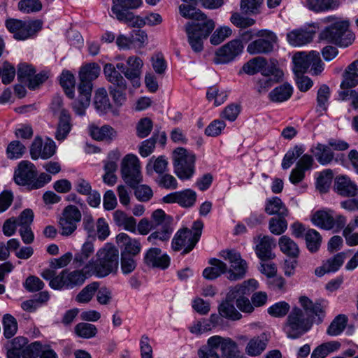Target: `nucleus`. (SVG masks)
<instances>
[{
	"label": "nucleus",
	"mask_w": 358,
	"mask_h": 358,
	"mask_svg": "<svg viewBox=\"0 0 358 358\" xmlns=\"http://www.w3.org/2000/svg\"><path fill=\"white\" fill-rule=\"evenodd\" d=\"M299 302L303 308L294 307L287 316L284 330L290 338H297L310 329L313 322L321 323L325 315L320 303H314L306 296H301Z\"/></svg>",
	"instance_id": "1"
},
{
	"label": "nucleus",
	"mask_w": 358,
	"mask_h": 358,
	"mask_svg": "<svg viewBox=\"0 0 358 358\" xmlns=\"http://www.w3.org/2000/svg\"><path fill=\"white\" fill-rule=\"evenodd\" d=\"M195 6L194 3H182L179 6V11L183 17L197 21L188 22L185 24V31L192 50L198 53L203 50V41L213 31L215 25L213 20L207 18Z\"/></svg>",
	"instance_id": "2"
},
{
	"label": "nucleus",
	"mask_w": 358,
	"mask_h": 358,
	"mask_svg": "<svg viewBox=\"0 0 358 358\" xmlns=\"http://www.w3.org/2000/svg\"><path fill=\"white\" fill-rule=\"evenodd\" d=\"M118 260V250L110 244H106L96 252L94 265L90 264L87 268L91 273V276L103 278L117 271Z\"/></svg>",
	"instance_id": "3"
},
{
	"label": "nucleus",
	"mask_w": 358,
	"mask_h": 358,
	"mask_svg": "<svg viewBox=\"0 0 358 358\" xmlns=\"http://www.w3.org/2000/svg\"><path fill=\"white\" fill-rule=\"evenodd\" d=\"M322 41L334 43L341 47H348L355 40L354 34L349 29L347 20H338L326 27L319 36Z\"/></svg>",
	"instance_id": "4"
},
{
	"label": "nucleus",
	"mask_w": 358,
	"mask_h": 358,
	"mask_svg": "<svg viewBox=\"0 0 358 358\" xmlns=\"http://www.w3.org/2000/svg\"><path fill=\"white\" fill-rule=\"evenodd\" d=\"M103 73L106 80L110 83L108 90L113 101L117 105L122 106L127 99V78H124L111 63L104 65Z\"/></svg>",
	"instance_id": "5"
},
{
	"label": "nucleus",
	"mask_w": 358,
	"mask_h": 358,
	"mask_svg": "<svg viewBox=\"0 0 358 358\" xmlns=\"http://www.w3.org/2000/svg\"><path fill=\"white\" fill-rule=\"evenodd\" d=\"M203 226L201 221H196L193 224V231L187 228L178 231L172 241L173 250L179 251L184 248L182 254L190 252L199 240Z\"/></svg>",
	"instance_id": "6"
},
{
	"label": "nucleus",
	"mask_w": 358,
	"mask_h": 358,
	"mask_svg": "<svg viewBox=\"0 0 358 358\" xmlns=\"http://www.w3.org/2000/svg\"><path fill=\"white\" fill-rule=\"evenodd\" d=\"M111 11L115 17L128 26L141 24V20L136 17L130 9H136L143 4L142 0H112Z\"/></svg>",
	"instance_id": "7"
},
{
	"label": "nucleus",
	"mask_w": 358,
	"mask_h": 358,
	"mask_svg": "<svg viewBox=\"0 0 358 358\" xmlns=\"http://www.w3.org/2000/svg\"><path fill=\"white\" fill-rule=\"evenodd\" d=\"M152 223L156 230L148 237V241L155 245L157 244V241H167L173 231L172 217L166 215L164 210L157 209L152 213Z\"/></svg>",
	"instance_id": "8"
},
{
	"label": "nucleus",
	"mask_w": 358,
	"mask_h": 358,
	"mask_svg": "<svg viewBox=\"0 0 358 358\" xmlns=\"http://www.w3.org/2000/svg\"><path fill=\"white\" fill-rule=\"evenodd\" d=\"M5 25L7 29L17 40H26L34 36L41 29L43 22L41 20L24 21L15 18L6 20Z\"/></svg>",
	"instance_id": "9"
},
{
	"label": "nucleus",
	"mask_w": 358,
	"mask_h": 358,
	"mask_svg": "<svg viewBox=\"0 0 358 358\" xmlns=\"http://www.w3.org/2000/svg\"><path fill=\"white\" fill-rule=\"evenodd\" d=\"M175 173L182 180L189 179L194 173L195 155L183 148L173 152Z\"/></svg>",
	"instance_id": "10"
},
{
	"label": "nucleus",
	"mask_w": 358,
	"mask_h": 358,
	"mask_svg": "<svg viewBox=\"0 0 358 358\" xmlns=\"http://www.w3.org/2000/svg\"><path fill=\"white\" fill-rule=\"evenodd\" d=\"M294 71L296 74H303L311 66L313 74L318 75L324 69L320 54L316 51L309 53L297 52L293 56Z\"/></svg>",
	"instance_id": "11"
},
{
	"label": "nucleus",
	"mask_w": 358,
	"mask_h": 358,
	"mask_svg": "<svg viewBox=\"0 0 358 358\" xmlns=\"http://www.w3.org/2000/svg\"><path fill=\"white\" fill-rule=\"evenodd\" d=\"M313 224L324 230L334 229L339 231L346 224V217L342 215H335L331 210H320L314 213L311 217Z\"/></svg>",
	"instance_id": "12"
},
{
	"label": "nucleus",
	"mask_w": 358,
	"mask_h": 358,
	"mask_svg": "<svg viewBox=\"0 0 358 358\" xmlns=\"http://www.w3.org/2000/svg\"><path fill=\"white\" fill-rule=\"evenodd\" d=\"M87 276L83 268L73 271L64 269L50 281V286L54 289H73L82 285Z\"/></svg>",
	"instance_id": "13"
},
{
	"label": "nucleus",
	"mask_w": 358,
	"mask_h": 358,
	"mask_svg": "<svg viewBox=\"0 0 358 358\" xmlns=\"http://www.w3.org/2000/svg\"><path fill=\"white\" fill-rule=\"evenodd\" d=\"M121 174L124 181L130 187H136L142 182L140 162L136 155L129 154L122 159Z\"/></svg>",
	"instance_id": "14"
},
{
	"label": "nucleus",
	"mask_w": 358,
	"mask_h": 358,
	"mask_svg": "<svg viewBox=\"0 0 358 358\" xmlns=\"http://www.w3.org/2000/svg\"><path fill=\"white\" fill-rule=\"evenodd\" d=\"M257 39L250 43L247 52L250 55H268L274 50L278 41L275 33L268 30H260L257 33Z\"/></svg>",
	"instance_id": "15"
},
{
	"label": "nucleus",
	"mask_w": 358,
	"mask_h": 358,
	"mask_svg": "<svg viewBox=\"0 0 358 358\" xmlns=\"http://www.w3.org/2000/svg\"><path fill=\"white\" fill-rule=\"evenodd\" d=\"M221 257L230 264V268L227 270V278L232 281L243 278L246 273L248 265L246 262L241 258V254L236 250H226L220 252Z\"/></svg>",
	"instance_id": "16"
},
{
	"label": "nucleus",
	"mask_w": 358,
	"mask_h": 358,
	"mask_svg": "<svg viewBox=\"0 0 358 358\" xmlns=\"http://www.w3.org/2000/svg\"><path fill=\"white\" fill-rule=\"evenodd\" d=\"M81 220V213L73 206L69 205L63 210L59 220V228L62 236H69L77 229V224Z\"/></svg>",
	"instance_id": "17"
},
{
	"label": "nucleus",
	"mask_w": 358,
	"mask_h": 358,
	"mask_svg": "<svg viewBox=\"0 0 358 358\" xmlns=\"http://www.w3.org/2000/svg\"><path fill=\"white\" fill-rule=\"evenodd\" d=\"M243 48L240 40L231 41L216 51L213 62L217 64L229 63L241 54Z\"/></svg>",
	"instance_id": "18"
},
{
	"label": "nucleus",
	"mask_w": 358,
	"mask_h": 358,
	"mask_svg": "<svg viewBox=\"0 0 358 358\" xmlns=\"http://www.w3.org/2000/svg\"><path fill=\"white\" fill-rule=\"evenodd\" d=\"M143 66V62L138 56H130L126 60L124 77L130 82L134 88L141 86Z\"/></svg>",
	"instance_id": "19"
},
{
	"label": "nucleus",
	"mask_w": 358,
	"mask_h": 358,
	"mask_svg": "<svg viewBox=\"0 0 358 358\" xmlns=\"http://www.w3.org/2000/svg\"><path fill=\"white\" fill-rule=\"evenodd\" d=\"M56 150V145L53 141L47 140L45 143L40 137H36L30 148V155L33 159L41 158L48 159L52 157Z\"/></svg>",
	"instance_id": "20"
},
{
	"label": "nucleus",
	"mask_w": 358,
	"mask_h": 358,
	"mask_svg": "<svg viewBox=\"0 0 358 358\" xmlns=\"http://www.w3.org/2000/svg\"><path fill=\"white\" fill-rule=\"evenodd\" d=\"M101 69L97 64L91 63L83 66L79 71L80 83L78 90L92 92V81L99 76Z\"/></svg>",
	"instance_id": "21"
},
{
	"label": "nucleus",
	"mask_w": 358,
	"mask_h": 358,
	"mask_svg": "<svg viewBox=\"0 0 358 358\" xmlns=\"http://www.w3.org/2000/svg\"><path fill=\"white\" fill-rule=\"evenodd\" d=\"M94 253V243L91 241H85L79 252L75 254L73 257V264L76 267H82L85 270V273L91 276V273L88 272L87 266L88 264H92L94 265L95 259L93 257Z\"/></svg>",
	"instance_id": "22"
},
{
	"label": "nucleus",
	"mask_w": 358,
	"mask_h": 358,
	"mask_svg": "<svg viewBox=\"0 0 358 358\" xmlns=\"http://www.w3.org/2000/svg\"><path fill=\"white\" fill-rule=\"evenodd\" d=\"M254 242L256 255L261 260L265 261L275 257V255L272 252L276 245L273 238L269 236L259 235L254 238Z\"/></svg>",
	"instance_id": "23"
},
{
	"label": "nucleus",
	"mask_w": 358,
	"mask_h": 358,
	"mask_svg": "<svg viewBox=\"0 0 358 358\" xmlns=\"http://www.w3.org/2000/svg\"><path fill=\"white\" fill-rule=\"evenodd\" d=\"M143 262L150 268L164 270L169 267L170 258L166 254L162 253L159 248H152L145 253Z\"/></svg>",
	"instance_id": "24"
},
{
	"label": "nucleus",
	"mask_w": 358,
	"mask_h": 358,
	"mask_svg": "<svg viewBox=\"0 0 358 358\" xmlns=\"http://www.w3.org/2000/svg\"><path fill=\"white\" fill-rule=\"evenodd\" d=\"M37 175L35 165L29 161L20 162L17 169L15 171V182L20 185H30Z\"/></svg>",
	"instance_id": "25"
},
{
	"label": "nucleus",
	"mask_w": 358,
	"mask_h": 358,
	"mask_svg": "<svg viewBox=\"0 0 358 358\" xmlns=\"http://www.w3.org/2000/svg\"><path fill=\"white\" fill-rule=\"evenodd\" d=\"M275 60H271L268 64L264 57H257L245 63L242 70L248 75H254L258 72H261L262 75L266 74L270 72L271 67L277 66Z\"/></svg>",
	"instance_id": "26"
},
{
	"label": "nucleus",
	"mask_w": 358,
	"mask_h": 358,
	"mask_svg": "<svg viewBox=\"0 0 358 358\" xmlns=\"http://www.w3.org/2000/svg\"><path fill=\"white\" fill-rule=\"evenodd\" d=\"M334 191L343 197H355L358 194V186L348 176L341 175L335 178Z\"/></svg>",
	"instance_id": "27"
},
{
	"label": "nucleus",
	"mask_w": 358,
	"mask_h": 358,
	"mask_svg": "<svg viewBox=\"0 0 358 358\" xmlns=\"http://www.w3.org/2000/svg\"><path fill=\"white\" fill-rule=\"evenodd\" d=\"M269 71L266 74H262L263 78L258 80L257 90L259 93L267 92L275 83L279 82L283 76L282 71L278 66L271 67Z\"/></svg>",
	"instance_id": "28"
},
{
	"label": "nucleus",
	"mask_w": 358,
	"mask_h": 358,
	"mask_svg": "<svg viewBox=\"0 0 358 358\" xmlns=\"http://www.w3.org/2000/svg\"><path fill=\"white\" fill-rule=\"evenodd\" d=\"M315 33L313 30L296 29L287 34V40L293 46H301L311 42Z\"/></svg>",
	"instance_id": "29"
},
{
	"label": "nucleus",
	"mask_w": 358,
	"mask_h": 358,
	"mask_svg": "<svg viewBox=\"0 0 358 358\" xmlns=\"http://www.w3.org/2000/svg\"><path fill=\"white\" fill-rule=\"evenodd\" d=\"M89 133L91 137L98 141L110 143L117 136V131L110 125H103L101 127L95 124L89 126Z\"/></svg>",
	"instance_id": "30"
},
{
	"label": "nucleus",
	"mask_w": 358,
	"mask_h": 358,
	"mask_svg": "<svg viewBox=\"0 0 358 358\" xmlns=\"http://www.w3.org/2000/svg\"><path fill=\"white\" fill-rule=\"evenodd\" d=\"M258 287V282L255 279H250L243 283L231 287L227 294V299L234 301L238 298L243 297Z\"/></svg>",
	"instance_id": "31"
},
{
	"label": "nucleus",
	"mask_w": 358,
	"mask_h": 358,
	"mask_svg": "<svg viewBox=\"0 0 358 358\" xmlns=\"http://www.w3.org/2000/svg\"><path fill=\"white\" fill-rule=\"evenodd\" d=\"M116 239L117 242L124 247V250L122 251L121 255L134 257L141 252V245L140 242L135 238H130L127 234H119Z\"/></svg>",
	"instance_id": "32"
},
{
	"label": "nucleus",
	"mask_w": 358,
	"mask_h": 358,
	"mask_svg": "<svg viewBox=\"0 0 358 358\" xmlns=\"http://www.w3.org/2000/svg\"><path fill=\"white\" fill-rule=\"evenodd\" d=\"M268 342V340L264 333L255 336L248 341L245 352L250 357H257L266 350Z\"/></svg>",
	"instance_id": "33"
},
{
	"label": "nucleus",
	"mask_w": 358,
	"mask_h": 358,
	"mask_svg": "<svg viewBox=\"0 0 358 358\" xmlns=\"http://www.w3.org/2000/svg\"><path fill=\"white\" fill-rule=\"evenodd\" d=\"M71 117L68 110H63L62 115L58 117V124L55 131V138L64 141L72 129Z\"/></svg>",
	"instance_id": "34"
},
{
	"label": "nucleus",
	"mask_w": 358,
	"mask_h": 358,
	"mask_svg": "<svg viewBox=\"0 0 358 358\" xmlns=\"http://www.w3.org/2000/svg\"><path fill=\"white\" fill-rule=\"evenodd\" d=\"M28 340L23 336L14 338L7 344L8 358H23Z\"/></svg>",
	"instance_id": "35"
},
{
	"label": "nucleus",
	"mask_w": 358,
	"mask_h": 358,
	"mask_svg": "<svg viewBox=\"0 0 358 358\" xmlns=\"http://www.w3.org/2000/svg\"><path fill=\"white\" fill-rule=\"evenodd\" d=\"M342 89H349L358 85V59L348 66L343 75Z\"/></svg>",
	"instance_id": "36"
},
{
	"label": "nucleus",
	"mask_w": 358,
	"mask_h": 358,
	"mask_svg": "<svg viewBox=\"0 0 358 358\" xmlns=\"http://www.w3.org/2000/svg\"><path fill=\"white\" fill-rule=\"evenodd\" d=\"M211 266L206 268L203 271V276L208 280H214L221 274L227 273V265L217 259L210 261Z\"/></svg>",
	"instance_id": "37"
},
{
	"label": "nucleus",
	"mask_w": 358,
	"mask_h": 358,
	"mask_svg": "<svg viewBox=\"0 0 358 358\" xmlns=\"http://www.w3.org/2000/svg\"><path fill=\"white\" fill-rule=\"evenodd\" d=\"M306 7L314 12L320 13L338 8V0H306Z\"/></svg>",
	"instance_id": "38"
},
{
	"label": "nucleus",
	"mask_w": 358,
	"mask_h": 358,
	"mask_svg": "<svg viewBox=\"0 0 358 358\" xmlns=\"http://www.w3.org/2000/svg\"><path fill=\"white\" fill-rule=\"evenodd\" d=\"M265 212L268 215H278V217H287L289 211L281 199L273 197L266 201Z\"/></svg>",
	"instance_id": "39"
},
{
	"label": "nucleus",
	"mask_w": 358,
	"mask_h": 358,
	"mask_svg": "<svg viewBox=\"0 0 358 358\" xmlns=\"http://www.w3.org/2000/svg\"><path fill=\"white\" fill-rule=\"evenodd\" d=\"M280 251L288 257L296 258L299 255L298 245L289 236H282L278 241Z\"/></svg>",
	"instance_id": "40"
},
{
	"label": "nucleus",
	"mask_w": 358,
	"mask_h": 358,
	"mask_svg": "<svg viewBox=\"0 0 358 358\" xmlns=\"http://www.w3.org/2000/svg\"><path fill=\"white\" fill-rule=\"evenodd\" d=\"M292 94V87L288 83H284L274 88L268 94L273 102H282L290 98Z\"/></svg>",
	"instance_id": "41"
},
{
	"label": "nucleus",
	"mask_w": 358,
	"mask_h": 358,
	"mask_svg": "<svg viewBox=\"0 0 358 358\" xmlns=\"http://www.w3.org/2000/svg\"><path fill=\"white\" fill-rule=\"evenodd\" d=\"M78 98L72 103V108L74 113L79 116H84L86 113V109L90 103L91 93L83 92L78 90Z\"/></svg>",
	"instance_id": "42"
},
{
	"label": "nucleus",
	"mask_w": 358,
	"mask_h": 358,
	"mask_svg": "<svg viewBox=\"0 0 358 358\" xmlns=\"http://www.w3.org/2000/svg\"><path fill=\"white\" fill-rule=\"evenodd\" d=\"M232 302V301L226 298V300L218 307L219 314L230 320H238L241 318L242 315L236 309Z\"/></svg>",
	"instance_id": "43"
},
{
	"label": "nucleus",
	"mask_w": 358,
	"mask_h": 358,
	"mask_svg": "<svg viewBox=\"0 0 358 358\" xmlns=\"http://www.w3.org/2000/svg\"><path fill=\"white\" fill-rule=\"evenodd\" d=\"M94 106L96 110L101 113H106L110 109V102L104 88H100L96 91Z\"/></svg>",
	"instance_id": "44"
},
{
	"label": "nucleus",
	"mask_w": 358,
	"mask_h": 358,
	"mask_svg": "<svg viewBox=\"0 0 358 358\" xmlns=\"http://www.w3.org/2000/svg\"><path fill=\"white\" fill-rule=\"evenodd\" d=\"M100 284L98 282H93L85 287L76 296V301L80 303H89L95 295Z\"/></svg>",
	"instance_id": "45"
},
{
	"label": "nucleus",
	"mask_w": 358,
	"mask_h": 358,
	"mask_svg": "<svg viewBox=\"0 0 358 358\" xmlns=\"http://www.w3.org/2000/svg\"><path fill=\"white\" fill-rule=\"evenodd\" d=\"M315 150V156L320 164L327 165L333 161L334 155L328 145L318 143Z\"/></svg>",
	"instance_id": "46"
},
{
	"label": "nucleus",
	"mask_w": 358,
	"mask_h": 358,
	"mask_svg": "<svg viewBox=\"0 0 358 358\" xmlns=\"http://www.w3.org/2000/svg\"><path fill=\"white\" fill-rule=\"evenodd\" d=\"M167 166L168 162L164 156L157 158L152 157L146 166V171L148 174H151L152 171H155L157 173L162 175L166 171Z\"/></svg>",
	"instance_id": "47"
},
{
	"label": "nucleus",
	"mask_w": 358,
	"mask_h": 358,
	"mask_svg": "<svg viewBox=\"0 0 358 358\" xmlns=\"http://www.w3.org/2000/svg\"><path fill=\"white\" fill-rule=\"evenodd\" d=\"M341 347L338 341H330L317 346L312 352L311 358H325L329 353L337 350Z\"/></svg>",
	"instance_id": "48"
},
{
	"label": "nucleus",
	"mask_w": 358,
	"mask_h": 358,
	"mask_svg": "<svg viewBox=\"0 0 358 358\" xmlns=\"http://www.w3.org/2000/svg\"><path fill=\"white\" fill-rule=\"evenodd\" d=\"M76 80L74 76L69 71H63L60 76V85L64 89L65 94L70 99L74 98V88Z\"/></svg>",
	"instance_id": "49"
},
{
	"label": "nucleus",
	"mask_w": 358,
	"mask_h": 358,
	"mask_svg": "<svg viewBox=\"0 0 358 358\" xmlns=\"http://www.w3.org/2000/svg\"><path fill=\"white\" fill-rule=\"evenodd\" d=\"M307 248L311 252H317L322 243V236L315 229H310L305 234Z\"/></svg>",
	"instance_id": "50"
},
{
	"label": "nucleus",
	"mask_w": 358,
	"mask_h": 358,
	"mask_svg": "<svg viewBox=\"0 0 358 358\" xmlns=\"http://www.w3.org/2000/svg\"><path fill=\"white\" fill-rule=\"evenodd\" d=\"M264 3V0H241L240 8L246 15H258Z\"/></svg>",
	"instance_id": "51"
},
{
	"label": "nucleus",
	"mask_w": 358,
	"mask_h": 358,
	"mask_svg": "<svg viewBox=\"0 0 358 358\" xmlns=\"http://www.w3.org/2000/svg\"><path fill=\"white\" fill-rule=\"evenodd\" d=\"M43 5L40 0H20L17 3V9L23 14H30L39 12Z\"/></svg>",
	"instance_id": "52"
},
{
	"label": "nucleus",
	"mask_w": 358,
	"mask_h": 358,
	"mask_svg": "<svg viewBox=\"0 0 358 358\" xmlns=\"http://www.w3.org/2000/svg\"><path fill=\"white\" fill-rule=\"evenodd\" d=\"M348 319L344 315H339L336 317L329 326L327 333L331 336H336L341 334L345 329Z\"/></svg>",
	"instance_id": "53"
},
{
	"label": "nucleus",
	"mask_w": 358,
	"mask_h": 358,
	"mask_svg": "<svg viewBox=\"0 0 358 358\" xmlns=\"http://www.w3.org/2000/svg\"><path fill=\"white\" fill-rule=\"evenodd\" d=\"M196 193L191 189L179 191L178 205L183 208L192 207L196 202Z\"/></svg>",
	"instance_id": "54"
},
{
	"label": "nucleus",
	"mask_w": 358,
	"mask_h": 358,
	"mask_svg": "<svg viewBox=\"0 0 358 358\" xmlns=\"http://www.w3.org/2000/svg\"><path fill=\"white\" fill-rule=\"evenodd\" d=\"M287 229V222L285 217H272L268 222V229L275 235H281Z\"/></svg>",
	"instance_id": "55"
},
{
	"label": "nucleus",
	"mask_w": 358,
	"mask_h": 358,
	"mask_svg": "<svg viewBox=\"0 0 358 358\" xmlns=\"http://www.w3.org/2000/svg\"><path fill=\"white\" fill-rule=\"evenodd\" d=\"M3 335L6 338L13 337L17 331V322L11 315L6 314L3 317Z\"/></svg>",
	"instance_id": "56"
},
{
	"label": "nucleus",
	"mask_w": 358,
	"mask_h": 358,
	"mask_svg": "<svg viewBox=\"0 0 358 358\" xmlns=\"http://www.w3.org/2000/svg\"><path fill=\"white\" fill-rule=\"evenodd\" d=\"M75 331L80 337L90 338L95 336L97 329L94 324L82 322L75 327Z\"/></svg>",
	"instance_id": "57"
},
{
	"label": "nucleus",
	"mask_w": 358,
	"mask_h": 358,
	"mask_svg": "<svg viewBox=\"0 0 358 358\" xmlns=\"http://www.w3.org/2000/svg\"><path fill=\"white\" fill-rule=\"evenodd\" d=\"M333 178V172L330 169L322 171L317 180V188L320 192H326L329 189Z\"/></svg>",
	"instance_id": "58"
},
{
	"label": "nucleus",
	"mask_w": 358,
	"mask_h": 358,
	"mask_svg": "<svg viewBox=\"0 0 358 358\" xmlns=\"http://www.w3.org/2000/svg\"><path fill=\"white\" fill-rule=\"evenodd\" d=\"M290 309V306L285 301L275 303L268 308V313L274 317L285 316Z\"/></svg>",
	"instance_id": "59"
},
{
	"label": "nucleus",
	"mask_w": 358,
	"mask_h": 358,
	"mask_svg": "<svg viewBox=\"0 0 358 358\" xmlns=\"http://www.w3.org/2000/svg\"><path fill=\"white\" fill-rule=\"evenodd\" d=\"M153 124L149 117L141 118L136 124V134L139 138L147 137L152 129Z\"/></svg>",
	"instance_id": "60"
},
{
	"label": "nucleus",
	"mask_w": 358,
	"mask_h": 358,
	"mask_svg": "<svg viewBox=\"0 0 358 358\" xmlns=\"http://www.w3.org/2000/svg\"><path fill=\"white\" fill-rule=\"evenodd\" d=\"M25 146L18 141L10 142L7 147V155L9 159H17L25 152Z\"/></svg>",
	"instance_id": "61"
},
{
	"label": "nucleus",
	"mask_w": 358,
	"mask_h": 358,
	"mask_svg": "<svg viewBox=\"0 0 358 358\" xmlns=\"http://www.w3.org/2000/svg\"><path fill=\"white\" fill-rule=\"evenodd\" d=\"M134 189V194L136 199L142 202H146L151 199L153 196L152 189L146 185H137L136 187H131Z\"/></svg>",
	"instance_id": "62"
},
{
	"label": "nucleus",
	"mask_w": 358,
	"mask_h": 358,
	"mask_svg": "<svg viewBox=\"0 0 358 358\" xmlns=\"http://www.w3.org/2000/svg\"><path fill=\"white\" fill-rule=\"evenodd\" d=\"M303 149L298 146H296L293 150L288 151L282 159V169H287L289 168L294 161L303 154Z\"/></svg>",
	"instance_id": "63"
},
{
	"label": "nucleus",
	"mask_w": 358,
	"mask_h": 358,
	"mask_svg": "<svg viewBox=\"0 0 358 358\" xmlns=\"http://www.w3.org/2000/svg\"><path fill=\"white\" fill-rule=\"evenodd\" d=\"M231 34V30L227 27L217 29L210 38V43L215 45H219Z\"/></svg>",
	"instance_id": "64"
}]
</instances>
